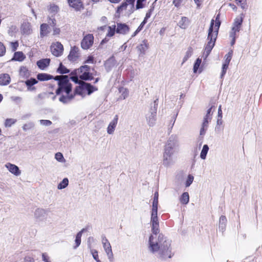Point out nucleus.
<instances>
[{"label": "nucleus", "mask_w": 262, "mask_h": 262, "mask_svg": "<svg viewBox=\"0 0 262 262\" xmlns=\"http://www.w3.org/2000/svg\"><path fill=\"white\" fill-rule=\"evenodd\" d=\"M152 234L149 237L148 249L152 254L162 260L171 258L174 253L172 251L171 241L162 234Z\"/></svg>", "instance_id": "f257e3e1"}, {"label": "nucleus", "mask_w": 262, "mask_h": 262, "mask_svg": "<svg viewBox=\"0 0 262 262\" xmlns=\"http://www.w3.org/2000/svg\"><path fill=\"white\" fill-rule=\"evenodd\" d=\"M54 79L57 81L58 88L56 91V95H60L63 92L66 95H62L59 97L60 102L67 104L69 103L74 97L75 95L70 94L72 90V84L69 82V76L67 75H60L55 76Z\"/></svg>", "instance_id": "f03ea898"}, {"label": "nucleus", "mask_w": 262, "mask_h": 262, "mask_svg": "<svg viewBox=\"0 0 262 262\" xmlns=\"http://www.w3.org/2000/svg\"><path fill=\"white\" fill-rule=\"evenodd\" d=\"M158 202L153 201L150 217V225L152 234H157L159 233V221L158 217Z\"/></svg>", "instance_id": "7ed1b4c3"}, {"label": "nucleus", "mask_w": 262, "mask_h": 262, "mask_svg": "<svg viewBox=\"0 0 262 262\" xmlns=\"http://www.w3.org/2000/svg\"><path fill=\"white\" fill-rule=\"evenodd\" d=\"M214 20L212 19L208 31L207 39L209 41L207 42V45L205 47L204 51V54H206V58L209 55L213 48L217 37V33H213V26L214 25Z\"/></svg>", "instance_id": "20e7f679"}, {"label": "nucleus", "mask_w": 262, "mask_h": 262, "mask_svg": "<svg viewBox=\"0 0 262 262\" xmlns=\"http://www.w3.org/2000/svg\"><path fill=\"white\" fill-rule=\"evenodd\" d=\"M79 86L76 88L74 90V95L77 94L84 97L86 93L91 95L93 92L97 90L94 86L90 83L82 81L79 83Z\"/></svg>", "instance_id": "39448f33"}, {"label": "nucleus", "mask_w": 262, "mask_h": 262, "mask_svg": "<svg viewBox=\"0 0 262 262\" xmlns=\"http://www.w3.org/2000/svg\"><path fill=\"white\" fill-rule=\"evenodd\" d=\"M179 146L180 142L178 136L172 135L167 140L163 149L176 153L179 151Z\"/></svg>", "instance_id": "423d86ee"}, {"label": "nucleus", "mask_w": 262, "mask_h": 262, "mask_svg": "<svg viewBox=\"0 0 262 262\" xmlns=\"http://www.w3.org/2000/svg\"><path fill=\"white\" fill-rule=\"evenodd\" d=\"M171 151L163 149L162 165L166 168L171 167L176 162L174 154Z\"/></svg>", "instance_id": "0eeeda50"}, {"label": "nucleus", "mask_w": 262, "mask_h": 262, "mask_svg": "<svg viewBox=\"0 0 262 262\" xmlns=\"http://www.w3.org/2000/svg\"><path fill=\"white\" fill-rule=\"evenodd\" d=\"M101 242L109 261L113 262L114 260V255L109 241L105 236H102L101 237Z\"/></svg>", "instance_id": "6e6552de"}, {"label": "nucleus", "mask_w": 262, "mask_h": 262, "mask_svg": "<svg viewBox=\"0 0 262 262\" xmlns=\"http://www.w3.org/2000/svg\"><path fill=\"white\" fill-rule=\"evenodd\" d=\"M155 105L153 108H151L150 112L146 115V121L149 126H153L156 124L157 115V105L156 101H155Z\"/></svg>", "instance_id": "1a4fd4ad"}, {"label": "nucleus", "mask_w": 262, "mask_h": 262, "mask_svg": "<svg viewBox=\"0 0 262 262\" xmlns=\"http://www.w3.org/2000/svg\"><path fill=\"white\" fill-rule=\"evenodd\" d=\"M94 37L92 34H88L84 37L81 42V48L84 50L89 49L93 44Z\"/></svg>", "instance_id": "9d476101"}, {"label": "nucleus", "mask_w": 262, "mask_h": 262, "mask_svg": "<svg viewBox=\"0 0 262 262\" xmlns=\"http://www.w3.org/2000/svg\"><path fill=\"white\" fill-rule=\"evenodd\" d=\"M51 50L53 55L55 56H60L63 50L62 45L59 42L53 43L51 46Z\"/></svg>", "instance_id": "9b49d317"}, {"label": "nucleus", "mask_w": 262, "mask_h": 262, "mask_svg": "<svg viewBox=\"0 0 262 262\" xmlns=\"http://www.w3.org/2000/svg\"><path fill=\"white\" fill-rule=\"evenodd\" d=\"M243 20L242 18H236L233 24V26L230 33V37L232 38H235V35L236 32H238L240 30L241 26L242 25Z\"/></svg>", "instance_id": "f8f14e48"}, {"label": "nucleus", "mask_w": 262, "mask_h": 262, "mask_svg": "<svg viewBox=\"0 0 262 262\" xmlns=\"http://www.w3.org/2000/svg\"><path fill=\"white\" fill-rule=\"evenodd\" d=\"M5 167L8 170L15 176H19L21 174V171L19 167L15 164L10 163H7L5 165Z\"/></svg>", "instance_id": "ddd939ff"}, {"label": "nucleus", "mask_w": 262, "mask_h": 262, "mask_svg": "<svg viewBox=\"0 0 262 262\" xmlns=\"http://www.w3.org/2000/svg\"><path fill=\"white\" fill-rule=\"evenodd\" d=\"M69 6L76 11H80L83 8V3L81 0H68Z\"/></svg>", "instance_id": "4468645a"}, {"label": "nucleus", "mask_w": 262, "mask_h": 262, "mask_svg": "<svg viewBox=\"0 0 262 262\" xmlns=\"http://www.w3.org/2000/svg\"><path fill=\"white\" fill-rule=\"evenodd\" d=\"M116 32L119 34L125 35L129 31V27L125 24L117 23Z\"/></svg>", "instance_id": "2eb2a0df"}, {"label": "nucleus", "mask_w": 262, "mask_h": 262, "mask_svg": "<svg viewBox=\"0 0 262 262\" xmlns=\"http://www.w3.org/2000/svg\"><path fill=\"white\" fill-rule=\"evenodd\" d=\"M118 115H116L114 119L110 122L107 128V133L112 135L114 133L115 128L118 123Z\"/></svg>", "instance_id": "dca6fc26"}, {"label": "nucleus", "mask_w": 262, "mask_h": 262, "mask_svg": "<svg viewBox=\"0 0 262 262\" xmlns=\"http://www.w3.org/2000/svg\"><path fill=\"white\" fill-rule=\"evenodd\" d=\"M79 49L78 48L74 47H73L71 51L70 52L69 55H68V59L70 61H75L77 60V59L79 57Z\"/></svg>", "instance_id": "f3484780"}, {"label": "nucleus", "mask_w": 262, "mask_h": 262, "mask_svg": "<svg viewBox=\"0 0 262 262\" xmlns=\"http://www.w3.org/2000/svg\"><path fill=\"white\" fill-rule=\"evenodd\" d=\"M21 31L24 34H30L32 32L31 24L28 22H24L21 25Z\"/></svg>", "instance_id": "a211bd4d"}, {"label": "nucleus", "mask_w": 262, "mask_h": 262, "mask_svg": "<svg viewBox=\"0 0 262 262\" xmlns=\"http://www.w3.org/2000/svg\"><path fill=\"white\" fill-rule=\"evenodd\" d=\"M11 78L8 74H0V85H7L10 83Z\"/></svg>", "instance_id": "6ab92c4d"}, {"label": "nucleus", "mask_w": 262, "mask_h": 262, "mask_svg": "<svg viewBox=\"0 0 262 262\" xmlns=\"http://www.w3.org/2000/svg\"><path fill=\"white\" fill-rule=\"evenodd\" d=\"M140 54H144L148 48V44L147 41L143 40L137 47Z\"/></svg>", "instance_id": "aec40b11"}, {"label": "nucleus", "mask_w": 262, "mask_h": 262, "mask_svg": "<svg viewBox=\"0 0 262 262\" xmlns=\"http://www.w3.org/2000/svg\"><path fill=\"white\" fill-rule=\"evenodd\" d=\"M50 33L49 25L47 24H42L40 27V36L41 38L47 36Z\"/></svg>", "instance_id": "412c9836"}, {"label": "nucleus", "mask_w": 262, "mask_h": 262, "mask_svg": "<svg viewBox=\"0 0 262 262\" xmlns=\"http://www.w3.org/2000/svg\"><path fill=\"white\" fill-rule=\"evenodd\" d=\"M227 223V219L225 216L222 215L219 220V229L221 232H224L225 230Z\"/></svg>", "instance_id": "4be33fe9"}, {"label": "nucleus", "mask_w": 262, "mask_h": 262, "mask_svg": "<svg viewBox=\"0 0 262 262\" xmlns=\"http://www.w3.org/2000/svg\"><path fill=\"white\" fill-rule=\"evenodd\" d=\"M50 62V59L46 58L38 61L37 62V64L40 69L44 70L46 67H47L49 65Z\"/></svg>", "instance_id": "5701e85b"}, {"label": "nucleus", "mask_w": 262, "mask_h": 262, "mask_svg": "<svg viewBox=\"0 0 262 262\" xmlns=\"http://www.w3.org/2000/svg\"><path fill=\"white\" fill-rule=\"evenodd\" d=\"M212 107H210L207 110V114L204 118L203 122L202 123V125L204 126H208V123L210 122L212 119V114L211 112Z\"/></svg>", "instance_id": "b1692460"}, {"label": "nucleus", "mask_w": 262, "mask_h": 262, "mask_svg": "<svg viewBox=\"0 0 262 262\" xmlns=\"http://www.w3.org/2000/svg\"><path fill=\"white\" fill-rule=\"evenodd\" d=\"M189 24L188 19L186 17H182L181 20L179 21L178 25L182 29H186Z\"/></svg>", "instance_id": "393cba45"}, {"label": "nucleus", "mask_w": 262, "mask_h": 262, "mask_svg": "<svg viewBox=\"0 0 262 262\" xmlns=\"http://www.w3.org/2000/svg\"><path fill=\"white\" fill-rule=\"evenodd\" d=\"M25 55L22 52H15L12 60L22 61L25 59Z\"/></svg>", "instance_id": "a878e982"}, {"label": "nucleus", "mask_w": 262, "mask_h": 262, "mask_svg": "<svg viewBox=\"0 0 262 262\" xmlns=\"http://www.w3.org/2000/svg\"><path fill=\"white\" fill-rule=\"evenodd\" d=\"M180 202L184 205H186L189 201V195L187 192H185L182 193L180 198Z\"/></svg>", "instance_id": "bb28decb"}, {"label": "nucleus", "mask_w": 262, "mask_h": 262, "mask_svg": "<svg viewBox=\"0 0 262 262\" xmlns=\"http://www.w3.org/2000/svg\"><path fill=\"white\" fill-rule=\"evenodd\" d=\"M84 230H85L84 229H82L80 231H79L76 234V238H75V243H76V246H75L74 247V249H76L80 245V244H81V236H82V233L84 232Z\"/></svg>", "instance_id": "cd10ccee"}, {"label": "nucleus", "mask_w": 262, "mask_h": 262, "mask_svg": "<svg viewBox=\"0 0 262 262\" xmlns=\"http://www.w3.org/2000/svg\"><path fill=\"white\" fill-rule=\"evenodd\" d=\"M81 74L79 75L80 78L81 79L88 80H91L93 79V76L88 71H84L83 72H80Z\"/></svg>", "instance_id": "c85d7f7f"}, {"label": "nucleus", "mask_w": 262, "mask_h": 262, "mask_svg": "<svg viewBox=\"0 0 262 262\" xmlns=\"http://www.w3.org/2000/svg\"><path fill=\"white\" fill-rule=\"evenodd\" d=\"M115 32H116V26L114 25L107 27V33L106 36L112 37L115 35Z\"/></svg>", "instance_id": "c756f323"}, {"label": "nucleus", "mask_w": 262, "mask_h": 262, "mask_svg": "<svg viewBox=\"0 0 262 262\" xmlns=\"http://www.w3.org/2000/svg\"><path fill=\"white\" fill-rule=\"evenodd\" d=\"M37 79L40 81H45L52 79V76L45 73L38 74Z\"/></svg>", "instance_id": "7c9ffc66"}, {"label": "nucleus", "mask_w": 262, "mask_h": 262, "mask_svg": "<svg viewBox=\"0 0 262 262\" xmlns=\"http://www.w3.org/2000/svg\"><path fill=\"white\" fill-rule=\"evenodd\" d=\"M193 50L191 48H189L185 53V54L183 57L182 64L185 62L192 55Z\"/></svg>", "instance_id": "2f4dec72"}, {"label": "nucleus", "mask_w": 262, "mask_h": 262, "mask_svg": "<svg viewBox=\"0 0 262 262\" xmlns=\"http://www.w3.org/2000/svg\"><path fill=\"white\" fill-rule=\"evenodd\" d=\"M69 184V180L68 178H64L62 181L60 182L57 188L58 189L61 190L62 189H64L66 188Z\"/></svg>", "instance_id": "473e14b6"}, {"label": "nucleus", "mask_w": 262, "mask_h": 262, "mask_svg": "<svg viewBox=\"0 0 262 262\" xmlns=\"http://www.w3.org/2000/svg\"><path fill=\"white\" fill-rule=\"evenodd\" d=\"M209 150V147L207 145L205 144L203 146V148L202 149L200 157L201 159L204 160L206 158L207 154Z\"/></svg>", "instance_id": "72a5a7b5"}, {"label": "nucleus", "mask_w": 262, "mask_h": 262, "mask_svg": "<svg viewBox=\"0 0 262 262\" xmlns=\"http://www.w3.org/2000/svg\"><path fill=\"white\" fill-rule=\"evenodd\" d=\"M57 72L59 74H63L69 73L70 70L60 63Z\"/></svg>", "instance_id": "f704fd0d"}, {"label": "nucleus", "mask_w": 262, "mask_h": 262, "mask_svg": "<svg viewBox=\"0 0 262 262\" xmlns=\"http://www.w3.org/2000/svg\"><path fill=\"white\" fill-rule=\"evenodd\" d=\"M19 74L23 77H27L29 75L28 69L25 67H20Z\"/></svg>", "instance_id": "c9c22d12"}, {"label": "nucleus", "mask_w": 262, "mask_h": 262, "mask_svg": "<svg viewBox=\"0 0 262 262\" xmlns=\"http://www.w3.org/2000/svg\"><path fill=\"white\" fill-rule=\"evenodd\" d=\"M45 214V210L42 209H37L35 210V216L37 219H40L44 216Z\"/></svg>", "instance_id": "e433bc0d"}, {"label": "nucleus", "mask_w": 262, "mask_h": 262, "mask_svg": "<svg viewBox=\"0 0 262 262\" xmlns=\"http://www.w3.org/2000/svg\"><path fill=\"white\" fill-rule=\"evenodd\" d=\"M220 25H221V21L220 20V14H219L216 16L215 24V26H214L215 30H214V31H213V33H216L217 34L218 30L219 29Z\"/></svg>", "instance_id": "4c0bfd02"}, {"label": "nucleus", "mask_w": 262, "mask_h": 262, "mask_svg": "<svg viewBox=\"0 0 262 262\" xmlns=\"http://www.w3.org/2000/svg\"><path fill=\"white\" fill-rule=\"evenodd\" d=\"M120 92L121 93V95L120 96L121 99L124 100L128 97L129 94V91L127 89L125 88H122L120 90Z\"/></svg>", "instance_id": "58836bf2"}, {"label": "nucleus", "mask_w": 262, "mask_h": 262, "mask_svg": "<svg viewBox=\"0 0 262 262\" xmlns=\"http://www.w3.org/2000/svg\"><path fill=\"white\" fill-rule=\"evenodd\" d=\"M201 62H202V59H201L198 58L196 60V61H195V63L194 64L193 68V72L194 73L197 72V71L199 70V67H200L201 64Z\"/></svg>", "instance_id": "ea45409f"}, {"label": "nucleus", "mask_w": 262, "mask_h": 262, "mask_svg": "<svg viewBox=\"0 0 262 262\" xmlns=\"http://www.w3.org/2000/svg\"><path fill=\"white\" fill-rule=\"evenodd\" d=\"M37 80L34 78H31L30 79L27 80L25 81L26 84L28 86V89L29 90V88L31 86L34 85L35 84L37 83Z\"/></svg>", "instance_id": "a19ab883"}, {"label": "nucleus", "mask_w": 262, "mask_h": 262, "mask_svg": "<svg viewBox=\"0 0 262 262\" xmlns=\"http://www.w3.org/2000/svg\"><path fill=\"white\" fill-rule=\"evenodd\" d=\"M59 10V8L57 5H51L50 6L49 9V12L51 13H53L55 14Z\"/></svg>", "instance_id": "79ce46f5"}, {"label": "nucleus", "mask_w": 262, "mask_h": 262, "mask_svg": "<svg viewBox=\"0 0 262 262\" xmlns=\"http://www.w3.org/2000/svg\"><path fill=\"white\" fill-rule=\"evenodd\" d=\"M55 159L59 162H64L65 159L61 152H57L55 155Z\"/></svg>", "instance_id": "37998d69"}, {"label": "nucleus", "mask_w": 262, "mask_h": 262, "mask_svg": "<svg viewBox=\"0 0 262 262\" xmlns=\"http://www.w3.org/2000/svg\"><path fill=\"white\" fill-rule=\"evenodd\" d=\"M16 122V120L12 118L7 119L5 121V125L6 127H10Z\"/></svg>", "instance_id": "c03bdc74"}, {"label": "nucleus", "mask_w": 262, "mask_h": 262, "mask_svg": "<svg viewBox=\"0 0 262 262\" xmlns=\"http://www.w3.org/2000/svg\"><path fill=\"white\" fill-rule=\"evenodd\" d=\"M232 51H231L225 55V60L224 63H226L227 64H229V62H230L231 58H232Z\"/></svg>", "instance_id": "a18cd8bd"}, {"label": "nucleus", "mask_w": 262, "mask_h": 262, "mask_svg": "<svg viewBox=\"0 0 262 262\" xmlns=\"http://www.w3.org/2000/svg\"><path fill=\"white\" fill-rule=\"evenodd\" d=\"M228 66H229V64H227L226 63H223V64L222 66V72H221V74L220 75V77L221 79L223 78L224 75H225V74L226 73V71L228 68Z\"/></svg>", "instance_id": "49530a36"}, {"label": "nucleus", "mask_w": 262, "mask_h": 262, "mask_svg": "<svg viewBox=\"0 0 262 262\" xmlns=\"http://www.w3.org/2000/svg\"><path fill=\"white\" fill-rule=\"evenodd\" d=\"M194 177L191 174H189L185 183L186 187H189L193 182Z\"/></svg>", "instance_id": "de8ad7c7"}, {"label": "nucleus", "mask_w": 262, "mask_h": 262, "mask_svg": "<svg viewBox=\"0 0 262 262\" xmlns=\"http://www.w3.org/2000/svg\"><path fill=\"white\" fill-rule=\"evenodd\" d=\"M127 7H128V5H127V4L126 2L123 3L120 7L118 8L117 12L121 13L124 10H126Z\"/></svg>", "instance_id": "09e8293b"}, {"label": "nucleus", "mask_w": 262, "mask_h": 262, "mask_svg": "<svg viewBox=\"0 0 262 262\" xmlns=\"http://www.w3.org/2000/svg\"><path fill=\"white\" fill-rule=\"evenodd\" d=\"M40 124L43 126H48L52 124V122L49 120H40Z\"/></svg>", "instance_id": "8fccbe9b"}, {"label": "nucleus", "mask_w": 262, "mask_h": 262, "mask_svg": "<svg viewBox=\"0 0 262 262\" xmlns=\"http://www.w3.org/2000/svg\"><path fill=\"white\" fill-rule=\"evenodd\" d=\"M91 253L93 256V257L96 261L99 259L98 252L97 250H96L95 249H91Z\"/></svg>", "instance_id": "3c124183"}, {"label": "nucleus", "mask_w": 262, "mask_h": 262, "mask_svg": "<svg viewBox=\"0 0 262 262\" xmlns=\"http://www.w3.org/2000/svg\"><path fill=\"white\" fill-rule=\"evenodd\" d=\"M90 69V68L89 66L84 65L83 66H81L79 69H78V72H83L84 71H88L89 72Z\"/></svg>", "instance_id": "603ef678"}, {"label": "nucleus", "mask_w": 262, "mask_h": 262, "mask_svg": "<svg viewBox=\"0 0 262 262\" xmlns=\"http://www.w3.org/2000/svg\"><path fill=\"white\" fill-rule=\"evenodd\" d=\"M207 128H208L207 126H204V125L202 124V127H201L200 131V135L201 136L203 137L205 135L207 129Z\"/></svg>", "instance_id": "864d4df0"}, {"label": "nucleus", "mask_w": 262, "mask_h": 262, "mask_svg": "<svg viewBox=\"0 0 262 262\" xmlns=\"http://www.w3.org/2000/svg\"><path fill=\"white\" fill-rule=\"evenodd\" d=\"M6 52V48L4 45L0 42V56H3Z\"/></svg>", "instance_id": "5fc2aeb1"}, {"label": "nucleus", "mask_w": 262, "mask_h": 262, "mask_svg": "<svg viewBox=\"0 0 262 262\" xmlns=\"http://www.w3.org/2000/svg\"><path fill=\"white\" fill-rule=\"evenodd\" d=\"M135 0H126V3L128 5V7L130 9H133L134 8V3Z\"/></svg>", "instance_id": "6e6d98bb"}, {"label": "nucleus", "mask_w": 262, "mask_h": 262, "mask_svg": "<svg viewBox=\"0 0 262 262\" xmlns=\"http://www.w3.org/2000/svg\"><path fill=\"white\" fill-rule=\"evenodd\" d=\"M33 127V124L32 123H29L28 124H25L23 126V129L24 130H27Z\"/></svg>", "instance_id": "4d7b16f0"}, {"label": "nucleus", "mask_w": 262, "mask_h": 262, "mask_svg": "<svg viewBox=\"0 0 262 262\" xmlns=\"http://www.w3.org/2000/svg\"><path fill=\"white\" fill-rule=\"evenodd\" d=\"M18 47V43L17 41H15L14 42H11V48L13 51H15V50H16Z\"/></svg>", "instance_id": "13d9d810"}, {"label": "nucleus", "mask_w": 262, "mask_h": 262, "mask_svg": "<svg viewBox=\"0 0 262 262\" xmlns=\"http://www.w3.org/2000/svg\"><path fill=\"white\" fill-rule=\"evenodd\" d=\"M94 62V58L92 56H89L84 61L85 63H93Z\"/></svg>", "instance_id": "bf43d9fd"}, {"label": "nucleus", "mask_w": 262, "mask_h": 262, "mask_svg": "<svg viewBox=\"0 0 262 262\" xmlns=\"http://www.w3.org/2000/svg\"><path fill=\"white\" fill-rule=\"evenodd\" d=\"M50 257L46 253L42 254V259L45 262H50L49 260Z\"/></svg>", "instance_id": "052dcab7"}, {"label": "nucleus", "mask_w": 262, "mask_h": 262, "mask_svg": "<svg viewBox=\"0 0 262 262\" xmlns=\"http://www.w3.org/2000/svg\"><path fill=\"white\" fill-rule=\"evenodd\" d=\"M60 33V29L59 28L54 27L53 28V35H59Z\"/></svg>", "instance_id": "680f3d73"}, {"label": "nucleus", "mask_w": 262, "mask_h": 262, "mask_svg": "<svg viewBox=\"0 0 262 262\" xmlns=\"http://www.w3.org/2000/svg\"><path fill=\"white\" fill-rule=\"evenodd\" d=\"M48 24L49 25H51V26L55 27L56 25V20L55 18H49L48 20Z\"/></svg>", "instance_id": "e2e57ef3"}, {"label": "nucleus", "mask_w": 262, "mask_h": 262, "mask_svg": "<svg viewBox=\"0 0 262 262\" xmlns=\"http://www.w3.org/2000/svg\"><path fill=\"white\" fill-rule=\"evenodd\" d=\"M145 0H137V5H136L137 9H140V8H143V5L142 3Z\"/></svg>", "instance_id": "0e129e2a"}, {"label": "nucleus", "mask_w": 262, "mask_h": 262, "mask_svg": "<svg viewBox=\"0 0 262 262\" xmlns=\"http://www.w3.org/2000/svg\"><path fill=\"white\" fill-rule=\"evenodd\" d=\"M223 123L222 118H219L216 121V126L215 127V130L219 128L218 126L221 125Z\"/></svg>", "instance_id": "69168bd1"}, {"label": "nucleus", "mask_w": 262, "mask_h": 262, "mask_svg": "<svg viewBox=\"0 0 262 262\" xmlns=\"http://www.w3.org/2000/svg\"><path fill=\"white\" fill-rule=\"evenodd\" d=\"M71 79L72 80V81H73L74 82H75V83H79V79H78V78L77 76H72L71 77Z\"/></svg>", "instance_id": "338daca9"}, {"label": "nucleus", "mask_w": 262, "mask_h": 262, "mask_svg": "<svg viewBox=\"0 0 262 262\" xmlns=\"http://www.w3.org/2000/svg\"><path fill=\"white\" fill-rule=\"evenodd\" d=\"M182 0H174L173 1V4L176 7H179Z\"/></svg>", "instance_id": "774afa93"}]
</instances>
